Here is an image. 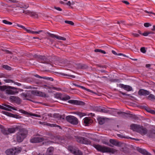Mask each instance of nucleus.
Here are the masks:
<instances>
[{
  "mask_svg": "<svg viewBox=\"0 0 155 155\" xmlns=\"http://www.w3.org/2000/svg\"><path fill=\"white\" fill-rule=\"evenodd\" d=\"M7 88V87L6 86H0V90L3 91Z\"/></svg>",
  "mask_w": 155,
  "mask_h": 155,
  "instance_id": "obj_41",
  "label": "nucleus"
},
{
  "mask_svg": "<svg viewBox=\"0 0 155 155\" xmlns=\"http://www.w3.org/2000/svg\"><path fill=\"white\" fill-rule=\"evenodd\" d=\"M94 51L96 52H100L104 54H106V52L105 51L100 49H95L94 50Z\"/></svg>",
  "mask_w": 155,
  "mask_h": 155,
  "instance_id": "obj_32",
  "label": "nucleus"
},
{
  "mask_svg": "<svg viewBox=\"0 0 155 155\" xmlns=\"http://www.w3.org/2000/svg\"><path fill=\"white\" fill-rule=\"evenodd\" d=\"M66 119L68 122L74 125L77 124L78 123V119L76 117L72 116H67Z\"/></svg>",
  "mask_w": 155,
  "mask_h": 155,
  "instance_id": "obj_6",
  "label": "nucleus"
},
{
  "mask_svg": "<svg viewBox=\"0 0 155 155\" xmlns=\"http://www.w3.org/2000/svg\"><path fill=\"white\" fill-rule=\"evenodd\" d=\"M26 31H27L28 33H31L32 34H35V31H34L28 29H27V30Z\"/></svg>",
  "mask_w": 155,
  "mask_h": 155,
  "instance_id": "obj_46",
  "label": "nucleus"
},
{
  "mask_svg": "<svg viewBox=\"0 0 155 155\" xmlns=\"http://www.w3.org/2000/svg\"><path fill=\"white\" fill-rule=\"evenodd\" d=\"M93 146L97 150L102 153H114L117 151L114 148L103 146L98 144H94Z\"/></svg>",
  "mask_w": 155,
  "mask_h": 155,
  "instance_id": "obj_1",
  "label": "nucleus"
},
{
  "mask_svg": "<svg viewBox=\"0 0 155 155\" xmlns=\"http://www.w3.org/2000/svg\"><path fill=\"white\" fill-rule=\"evenodd\" d=\"M33 155H45V152H41V153H37L36 152H33Z\"/></svg>",
  "mask_w": 155,
  "mask_h": 155,
  "instance_id": "obj_43",
  "label": "nucleus"
},
{
  "mask_svg": "<svg viewBox=\"0 0 155 155\" xmlns=\"http://www.w3.org/2000/svg\"><path fill=\"white\" fill-rule=\"evenodd\" d=\"M19 111L23 113V114H24L25 115H30V114H32V113H28V112H27V111H25V110H19Z\"/></svg>",
  "mask_w": 155,
  "mask_h": 155,
  "instance_id": "obj_38",
  "label": "nucleus"
},
{
  "mask_svg": "<svg viewBox=\"0 0 155 155\" xmlns=\"http://www.w3.org/2000/svg\"><path fill=\"white\" fill-rule=\"evenodd\" d=\"M76 141L80 143L85 144H90L91 142L87 139L85 137L78 136H74Z\"/></svg>",
  "mask_w": 155,
  "mask_h": 155,
  "instance_id": "obj_4",
  "label": "nucleus"
},
{
  "mask_svg": "<svg viewBox=\"0 0 155 155\" xmlns=\"http://www.w3.org/2000/svg\"><path fill=\"white\" fill-rule=\"evenodd\" d=\"M153 33H152L151 32H144V33H143L142 34V35L143 36H148L149 34H152Z\"/></svg>",
  "mask_w": 155,
  "mask_h": 155,
  "instance_id": "obj_40",
  "label": "nucleus"
},
{
  "mask_svg": "<svg viewBox=\"0 0 155 155\" xmlns=\"http://www.w3.org/2000/svg\"><path fill=\"white\" fill-rule=\"evenodd\" d=\"M47 58L45 56H41L40 58L39 61L41 62L44 63L46 61Z\"/></svg>",
  "mask_w": 155,
  "mask_h": 155,
  "instance_id": "obj_28",
  "label": "nucleus"
},
{
  "mask_svg": "<svg viewBox=\"0 0 155 155\" xmlns=\"http://www.w3.org/2000/svg\"><path fill=\"white\" fill-rule=\"evenodd\" d=\"M48 34L50 37L52 38H55L61 40L63 41H65L66 40V38L64 37H62L57 35H55L54 34H51L49 33H48Z\"/></svg>",
  "mask_w": 155,
  "mask_h": 155,
  "instance_id": "obj_18",
  "label": "nucleus"
},
{
  "mask_svg": "<svg viewBox=\"0 0 155 155\" xmlns=\"http://www.w3.org/2000/svg\"><path fill=\"white\" fill-rule=\"evenodd\" d=\"M62 95L60 93H57L54 94L55 97L58 98L60 99L61 100Z\"/></svg>",
  "mask_w": 155,
  "mask_h": 155,
  "instance_id": "obj_35",
  "label": "nucleus"
},
{
  "mask_svg": "<svg viewBox=\"0 0 155 155\" xmlns=\"http://www.w3.org/2000/svg\"><path fill=\"white\" fill-rule=\"evenodd\" d=\"M21 150L20 147H14L7 149L5 153L7 155H16L20 153Z\"/></svg>",
  "mask_w": 155,
  "mask_h": 155,
  "instance_id": "obj_3",
  "label": "nucleus"
},
{
  "mask_svg": "<svg viewBox=\"0 0 155 155\" xmlns=\"http://www.w3.org/2000/svg\"><path fill=\"white\" fill-rule=\"evenodd\" d=\"M43 31L42 30H39L38 31H35V34H39Z\"/></svg>",
  "mask_w": 155,
  "mask_h": 155,
  "instance_id": "obj_60",
  "label": "nucleus"
},
{
  "mask_svg": "<svg viewBox=\"0 0 155 155\" xmlns=\"http://www.w3.org/2000/svg\"><path fill=\"white\" fill-rule=\"evenodd\" d=\"M52 89H54V90H57V91H60V88H56V87H53Z\"/></svg>",
  "mask_w": 155,
  "mask_h": 155,
  "instance_id": "obj_61",
  "label": "nucleus"
},
{
  "mask_svg": "<svg viewBox=\"0 0 155 155\" xmlns=\"http://www.w3.org/2000/svg\"><path fill=\"white\" fill-rule=\"evenodd\" d=\"M23 13L25 15H29L32 17L38 18V15L36 12H34L28 10H23Z\"/></svg>",
  "mask_w": 155,
  "mask_h": 155,
  "instance_id": "obj_8",
  "label": "nucleus"
},
{
  "mask_svg": "<svg viewBox=\"0 0 155 155\" xmlns=\"http://www.w3.org/2000/svg\"><path fill=\"white\" fill-rule=\"evenodd\" d=\"M17 7H20L21 8L27 9L29 7V6L28 4L24 3L19 4V5Z\"/></svg>",
  "mask_w": 155,
  "mask_h": 155,
  "instance_id": "obj_23",
  "label": "nucleus"
},
{
  "mask_svg": "<svg viewBox=\"0 0 155 155\" xmlns=\"http://www.w3.org/2000/svg\"><path fill=\"white\" fill-rule=\"evenodd\" d=\"M148 99L150 100H153L155 99L154 96L152 94H150L147 97Z\"/></svg>",
  "mask_w": 155,
  "mask_h": 155,
  "instance_id": "obj_36",
  "label": "nucleus"
},
{
  "mask_svg": "<svg viewBox=\"0 0 155 155\" xmlns=\"http://www.w3.org/2000/svg\"><path fill=\"white\" fill-rule=\"evenodd\" d=\"M30 115L33 116H35L36 117H40V115H39L36 114H30Z\"/></svg>",
  "mask_w": 155,
  "mask_h": 155,
  "instance_id": "obj_51",
  "label": "nucleus"
},
{
  "mask_svg": "<svg viewBox=\"0 0 155 155\" xmlns=\"http://www.w3.org/2000/svg\"><path fill=\"white\" fill-rule=\"evenodd\" d=\"M73 153L75 155H82V153L79 150H76L73 152Z\"/></svg>",
  "mask_w": 155,
  "mask_h": 155,
  "instance_id": "obj_34",
  "label": "nucleus"
},
{
  "mask_svg": "<svg viewBox=\"0 0 155 155\" xmlns=\"http://www.w3.org/2000/svg\"><path fill=\"white\" fill-rule=\"evenodd\" d=\"M54 148L52 147L48 148L46 151V155H51L54 151Z\"/></svg>",
  "mask_w": 155,
  "mask_h": 155,
  "instance_id": "obj_25",
  "label": "nucleus"
},
{
  "mask_svg": "<svg viewBox=\"0 0 155 155\" xmlns=\"http://www.w3.org/2000/svg\"><path fill=\"white\" fill-rule=\"evenodd\" d=\"M8 1H10L11 2L16 3L18 2V1L16 0H8Z\"/></svg>",
  "mask_w": 155,
  "mask_h": 155,
  "instance_id": "obj_56",
  "label": "nucleus"
},
{
  "mask_svg": "<svg viewBox=\"0 0 155 155\" xmlns=\"http://www.w3.org/2000/svg\"><path fill=\"white\" fill-rule=\"evenodd\" d=\"M119 86L120 88H122L127 91H130L132 90V87L129 85H125L122 84H120L119 85Z\"/></svg>",
  "mask_w": 155,
  "mask_h": 155,
  "instance_id": "obj_14",
  "label": "nucleus"
},
{
  "mask_svg": "<svg viewBox=\"0 0 155 155\" xmlns=\"http://www.w3.org/2000/svg\"><path fill=\"white\" fill-rule=\"evenodd\" d=\"M4 105L5 107L0 105V109H3L8 111H10L11 109L17 110V109L16 108L12 107L8 105L7 104H4Z\"/></svg>",
  "mask_w": 155,
  "mask_h": 155,
  "instance_id": "obj_10",
  "label": "nucleus"
},
{
  "mask_svg": "<svg viewBox=\"0 0 155 155\" xmlns=\"http://www.w3.org/2000/svg\"><path fill=\"white\" fill-rule=\"evenodd\" d=\"M144 25L145 27H148L150 25V24L149 23H145L144 24Z\"/></svg>",
  "mask_w": 155,
  "mask_h": 155,
  "instance_id": "obj_49",
  "label": "nucleus"
},
{
  "mask_svg": "<svg viewBox=\"0 0 155 155\" xmlns=\"http://www.w3.org/2000/svg\"><path fill=\"white\" fill-rule=\"evenodd\" d=\"M78 114L80 117H82L85 115L84 113H82L81 112H78Z\"/></svg>",
  "mask_w": 155,
  "mask_h": 155,
  "instance_id": "obj_47",
  "label": "nucleus"
},
{
  "mask_svg": "<svg viewBox=\"0 0 155 155\" xmlns=\"http://www.w3.org/2000/svg\"><path fill=\"white\" fill-rule=\"evenodd\" d=\"M32 93L34 95L42 97H45L46 95L44 93L38 91H33L32 92Z\"/></svg>",
  "mask_w": 155,
  "mask_h": 155,
  "instance_id": "obj_15",
  "label": "nucleus"
},
{
  "mask_svg": "<svg viewBox=\"0 0 155 155\" xmlns=\"http://www.w3.org/2000/svg\"><path fill=\"white\" fill-rule=\"evenodd\" d=\"M70 99V97L69 96L65 95H62V97H61V100L64 101H67Z\"/></svg>",
  "mask_w": 155,
  "mask_h": 155,
  "instance_id": "obj_29",
  "label": "nucleus"
},
{
  "mask_svg": "<svg viewBox=\"0 0 155 155\" xmlns=\"http://www.w3.org/2000/svg\"><path fill=\"white\" fill-rule=\"evenodd\" d=\"M133 35L135 37H138L139 36V35L137 33H133Z\"/></svg>",
  "mask_w": 155,
  "mask_h": 155,
  "instance_id": "obj_57",
  "label": "nucleus"
},
{
  "mask_svg": "<svg viewBox=\"0 0 155 155\" xmlns=\"http://www.w3.org/2000/svg\"><path fill=\"white\" fill-rule=\"evenodd\" d=\"M2 132L4 134H8V130H7L6 129H2Z\"/></svg>",
  "mask_w": 155,
  "mask_h": 155,
  "instance_id": "obj_39",
  "label": "nucleus"
},
{
  "mask_svg": "<svg viewBox=\"0 0 155 155\" xmlns=\"http://www.w3.org/2000/svg\"><path fill=\"white\" fill-rule=\"evenodd\" d=\"M47 125L48 126L51 127H59V128L60 129H62L61 127L59 126V125H57L55 124H51L49 123H48L47 124Z\"/></svg>",
  "mask_w": 155,
  "mask_h": 155,
  "instance_id": "obj_30",
  "label": "nucleus"
},
{
  "mask_svg": "<svg viewBox=\"0 0 155 155\" xmlns=\"http://www.w3.org/2000/svg\"><path fill=\"white\" fill-rule=\"evenodd\" d=\"M144 12H145L146 13H149V14H153L154 15H155V13L153 12H148L147 10H145L144 11Z\"/></svg>",
  "mask_w": 155,
  "mask_h": 155,
  "instance_id": "obj_50",
  "label": "nucleus"
},
{
  "mask_svg": "<svg viewBox=\"0 0 155 155\" xmlns=\"http://www.w3.org/2000/svg\"><path fill=\"white\" fill-rule=\"evenodd\" d=\"M109 142L113 145L118 147L121 146L122 145L124 144V143L120 142L115 139H110Z\"/></svg>",
  "mask_w": 155,
  "mask_h": 155,
  "instance_id": "obj_12",
  "label": "nucleus"
},
{
  "mask_svg": "<svg viewBox=\"0 0 155 155\" xmlns=\"http://www.w3.org/2000/svg\"><path fill=\"white\" fill-rule=\"evenodd\" d=\"M122 2L125 4H126L127 5H128L130 4L127 1H122Z\"/></svg>",
  "mask_w": 155,
  "mask_h": 155,
  "instance_id": "obj_53",
  "label": "nucleus"
},
{
  "mask_svg": "<svg viewBox=\"0 0 155 155\" xmlns=\"http://www.w3.org/2000/svg\"><path fill=\"white\" fill-rule=\"evenodd\" d=\"M140 50L143 53H144L146 52V50L144 47L141 48Z\"/></svg>",
  "mask_w": 155,
  "mask_h": 155,
  "instance_id": "obj_45",
  "label": "nucleus"
},
{
  "mask_svg": "<svg viewBox=\"0 0 155 155\" xmlns=\"http://www.w3.org/2000/svg\"><path fill=\"white\" fill-rule=\"evenodd\" d=\"M138 151L144 155H151V154L147 152L145 150L142 149L140 148L137 149Z\"/></svg>",
  "mask_w": 155,
  "mask_h": 155,
  "instance_id": "obj_22",
  "label": "nucleus"
},
{
  "mask_svg": "<svg viewBox=\"0 0 155 155\" xmlns=\"http://www.w3.org/2000/svg\"><path fill=\"white\" fill-rule=\"evenodd\" d=\"M151 66V65L150 64H146V67L147 68H149Z\"/></svg>",
  "mask_w": 155,
  "mask_h": 155,
  "instance_id": "obj_63",
  "label": "nucleus"
},
{
  "mask_svg": "<svg viewBox=\"0 0 155 155\" xmlns=\"http://www.w3.org/2000/svg\"><path fill=\"white\" fill-rule=\"evenodd\" d=\"M3 68H5L7 70H11V68L7 65H3L2 66Z\"/></svg>",
  "mask_w": 155,
  "mask_h": 155,
  "instance_id": "obj_37",
  "label": "nucleus"
},
{
  "mask_svg": "<svg viewBox=\"0 0 155 155\" xmlns=\"http://www.w3.org/2000/svg\"><path fill=\"white\" fill-rule=\"evenodd\" d=\"M54 8L55 9H56L57 10H58L59 11H62V9L59 7H54Z\"/></svg>",
  "mask_w": 155,
  "mask_h": 155,
  "instance_id": "obj_54",
  "label": "nucleus"
},
{
  "mask_svg": "<svg viewBox=\"0 0 155 155\" xmlns=\"http://www.w3.org/2000/svg\"><path fill=\"white\" fill-rule=\"evenodd\" d=\"M21 95L24 100H29L28 98H30V96L28 94L23 93L21 94Z\"/></svg>",
  "mask_w": 155,
  "mask_h": 155,
  "instance_id": "obj_24",
  "label": "nucleus"
},
{
  "mask_svg": "<svg viewBox=\"0 0 155 155\" xmlns=\"http://www.w3.org/2000/svg\"><path fill=\"white\" fill-rule=\"evenodd\" d=\"M18 26L19 27L22 28L23 29H24L26 31V30H27V29H26L24 26L23 25H18Z\"/></svg>",
  "mask_w": 155,
  "mask_h": 155,
  "instance_id": "obj_48",
  "label": "nucleus"
},
{
  "mask_svg": "<svg viewBox=\"0 0 155 155\" xmlns=\"http://www.w3.org/2000/svg\"><path fill=\"white\" fill-rule=\"evenodd\" d=\"M8 134L9 133H13L16 131V129L15 128H9L8 129Z\"/></svg>",
  "mask_w": 155,
  "mask_h": 155,
  "instance_id": "obj_31",
  "label": "nucleus"
},
{
  "mask_svg": "<svg viewBox=\"0 0 155 155\" xmlns=\"http://www.w3.org/2000/svg\"><path fill=\"white\" fill-rule=\"evenodd\" d=\"M138 94L141 95H148L149 94L150 92L147 90L142 89L139 91Z\"/></svg>",
  "mask_w": 155,
  "mask_h": 155,
  "instance_id": "obj_19",
  "label": "nucleus"
},
{
  "mask_svg": "<svg viewBox=\"0 0 155 155\" xmlns=\"http://www.w3.org/2000/svg\"><path fill=\"white\" fill-rule=\"evenodd\" d=\"M137 132L140 133L142 135H145L147 133V130L143 126H140Z\"/></svg>",
  "mask_w": 155,
  "mask_h": 155,
  "instance_id": "obj_17",
  "label": "nucleus"
},
{
  "mask_svg": "<svg viewBox=\"0 0 155 155\" xmlns=\"http://www.w3.org/2000/svg\"><path fill=\"white\" fill-rule=\"evenodd\" d=\"M73 84L76 87H80V88H82L83 89L85 90H86L87 91H89L90 90H89V89H88L86 88H85V87H83V86H80V85H78V84Z\"/></svg>",
  "mask_w": 155,
  "mask_h": 155,
  "instance_id": "obj_33",
  "label": "nucleus"
},
{
  "mask_svg": "<svg viewBox=\"0 0 155 155\" xmlns=\"http://www.w3.org/2000/svg\"><path fill=\"white\" fill-rule=\"evenodd\" d=\"M103 143L105 144L106 145H107L109 146L112 147V146H111V145L108 142H103Z\"/></svg>",
  "mask_w": 155,
  "mask_h": 155,
  "instance_id": "obj_52",
  "label": "nucleus"
},
{
  "mask_svg": "<svg viewBox=\"0 0 155 155\" xmlns=\"http://www.w3.org/2000/svg\"><path fill=\"white\" fill-rule=\"evenodd\" d=\"M117 136L118 137L123 138H125V137L124 136L121 135L120 134H117Z\"/></svg>",
  "mask_w": 155,
  "mask_h": 155,
  "instance_id": "obj_55",
  "label": "nucleus"
},
{
  "mask_svg": "<svg viewBox=\"0 0 155 155\" xmlns=\"http://www.w3.org/2000/svg\"><path fill=\"white\" fill-rule=\"evenodd\" d=\"M4 81L6 83H14L15 84H16L18 86L21 85V84L20 83L16 82H15L13 80L10 79H5L4 80Z\"/></svg>",
  "mask_w": 155,
  "mask_h": 155,
  "instance_id": "obj_26",
  "label": "nucleus"
},
{
  "mask_svg": "<svg viewBox=\"0 0 155 155\" xmlns=\"http://www.w3.org/2000/svg\"><path fill=\"white\" fill-rule=\"evenodd\" d=\"M106 118L102 117H99L97 119V120L99 124L101 125L103 124L105 122Z\"/></svg>",
  "mask_w": 155,
  "mask_h": 155,
  "instance_id": "obj_27",
  "label": "nucleus"
},
{
  "mask_svg": "<svg viewBox=\"0 0 155 155\" xmlns=\"http://www.w3.org/2000/svg\"><path fill=\"white\" fill-rule=\"evenodd\" d=\"M9 88L11 89L7 88L6 90V92L7 94H17L18 92V89L12 87H9Z\"/></svg>",
  "mask_w": 155,
  "mask_h": 155,
  "instance_id": "obj_7",
  "label": "nucleus"
},
{
  "mask_svg": "<svg viewBox=\"0 0 155 155\" xmlns=\"http://www.w3.org/2000/svg\"><path fill=\"white\" fill-rule=\"evenodd\" d=\"M3 22L4 23L7 25H11L12 24V22L8 21L6 20H3Z\"/></svg>",
  "mask_w": 155,
  "mask_h": 155,
  "instance_id": "obj_44",
  "label": "nucleus"
},
{
  "mask_svg": "<svg viewBox=\"0 0 155 155\" xmlns=\"http://www.w3.org/2000/svg\"><path fill=\"white\" fill-rule=\"evenodd\" d=\"M69 102L71 104L78 105H83L84 104L83 102L77 100H70Z\"/></svg>",
  "mask_w": 155,
  "mask_h": 155,
  "instance_id": "obj_20",
  "label": "nucleus"
},
{
  "mask_svg": "<svg viewBox=\"0 0 155 155\" xmlns=\"http://www.w3.org/2000/svg\"><path fill=\"white\" fill-rule=\"evenodd\" d=\"M83 121L84 123L85 124V125H88L92 123V120L91 119L90 117H86L84 118L83 120Z\"/></svg>",
  "mask_w": 155,
  "mask_h": 155,
  "instance_id": "obj_16",
  "label": "nucleus"
},
{
  "mask_svg": "<svg viewBox=\"0 0 155 155\" xmlns=\"http://www.w3.org/2000/svg\"><path fill=\"white\" fill-rule=\"evenodd\" d=\"M147 111L151 114H154L155 111L153 110H147Z\"/></svg>",
  "mask_w": 155,
  "mask_h": 155,
  "instance_id": "obj_58",
  "label": "nucleus"
},
{
  "mask_svg": "<svg viewBox=\"0 0 155 155\" xmlns=\"http://www.w3.org/2000/svg\"><path fill=\"white\" fill-rule=\"evenodd\" d=\"M107 107L96 106H94L93 108L94 110L102 113H106Z\"/></svg>",
  "mask_w": 155,
  "mask_h": 155,
  "instance_id": "obj_9",
  "label": "nucleus"
},
{
  "mask_svg": "<svg viewBox=\"0 0 155 155\" xmlns=\"http://www.w3.org/2000/svg\"><path fill=\"white\" fill-rule=\"evenodd\" d=\"M66 4L69 6H70L71 5V2L70 1H68V2Z\"/></svg>",
  "mask_w": 155,
  "mask_h": 155,
  "instance_id": "obj_62",
  "label": "nucleus"
},
{
  "mask_svg": "<svg viewBox=\"0 0 155 155\" xmlns=\"http://www.w3.org/2000/svg\"><path fill=\"white\" fill-rule=\"evenodd\" d=\"M69 76L70 77H71V78H74L75 77V76L74 75H69Z\"/></svg>",
  "mask_w": 155,
  "mask_h": 155,
  "instance_id": "obj_64",
  "label": "nucleus"
},
{
  "mask_svg": "<svg viewBox=\"0 0 155 155\" xmlns=\"http://www.w3.org/2000/svg\"><path fill=\"white\" fill-rule=\"evenodd\" d=\"M45 140V139L43 137H34L31 138L30 142L32 143L40 142L43 141Z\"/></svg>",
  "mask_w": 155,
  "mask_h": 155,
  "instance_id": "obj_11",
  "label": "nucleus"
},
{
  "mask_svg": "<svg viewBox=\"0 0 155 155\" xmlns=\"http://www.w3.org/2000/svg\"><path fill=\"white\" fill-rule=\"evenodd\" d=\"M65 22L66 23L72 25H74V23L71 21H65Z\"/></svg>",
  "mask_w": 155,
  "mask_h": 155,
  "instance_id": "obj_42",
  "label": "nucleus"
},
{
  "mask_svg": "<svg viewBox=\"0 0 155 155\" xmlns=\"http://www.w3.org/2000/svg\"><path fill=\"white\" fill-rule=\"evenodd\" d=\"M107 111L106 113H108L114 116H117V115L120 114H127L124 112L118 111L117 110L115 109H110L107 107Z\"/></svg>",
  "mask_w": 155,
  "mask_h": 155,
  "instance_id": "obj_5",
  "label": "nucleus"
},
{
  "mask_svg": "<svg viewBox=\"0 0 155 155\" xmlns=\"http://www.w3.org/2000/svg\"><path fill=\"white\" fill-rule=\"evenodd\" d=\"M28 134V131L26 129L24 128L20 129L16 134L17 141L18 142H21L26 137Z\"/></svg>",
  "mask_w": 155,
  "mask_h": 155,
  "instance_id": "obj_2",
  "label": "nucleus"
},
{
  "mask_svg": "<svg viewBox=\"0 0 155 155\" xmlns=\"http://www.w3.org/2000/svg\"><path fill=\"white\" fill-rule=\"evenodd\" d=\"M9 98L11 101L14 102L16 103L19 104L21 102L20 99L17 97L11 96Z\"/></svg>",
  "mask_w": 155,
  "mask_h": 155,
  "instance_id": "obj_13",
  "label": "nucleus"
},
{
  "mask_svg": "<svg viewBox=\"0 0 155 155\" xmlns=\"http://www.w3.org/2000/svg\"><path fill=\"white\" fill-rule=\"evenodd\" d=\"M140 126L139 125L133 124L130 125V127L131 129L137 132Z\"/></svg>",
  "mask_w": 155,
  "mask_h": 155,
  "instance_id": "obj_21",
  "label": "nucleus"
},
{
  "mask_svg": "<svg viewBox=\"0 0 155 155\" xmlns=\"http://www.w3.org/2000/svg\"><path fill=\"white\" fill-rule=\"evenodd\" d=\"M112 53L113 54H114L115 55H117V54L116 52V51H114V50H112Z\"/></svg>",
  "mask_w": 155,
  "mask_h": 155,
  "instance_id": "obj_59",
  "label": "nucleus"
}]
</instances>
